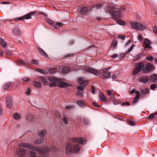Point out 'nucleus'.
I'll use <instances>...</instances> for the list:
<instances>
[{"label":"nucleus","instance_id":"f257e3e1","mask_svg":"<svg viewBox=\"0 0 157 157\" xmlns=\"http://www.w3.org/2000/svg\"><path fill=\"white\" fill-rule=\"evenodd\" d=\"M70 141L65 146V151L68 154L78 152L80 150V146L79 145L75 144L73 142L78 143L81 144H85L86 142V140L81 138H72L71 139Z\"/></svg>","mask_w":157,"mask_h":157},{"label":"nucleus","instance_id":"f03ea898","mask_svg":"<svg viewBox=\"0 0 157 157\" xmlns=\"http://www.w3.org/2000/svg\"><path fill=\"white\" fill-rule=\"evenodd\" d=\"M19 147H25L35 151H36L39 154L43 155L45 153L49 151L50 150L48 147H46L44 149V151L40 148L36 146H33V145L28 143H21L19 144Z\"/></svg>","mask_w":157,"mask_h":157},{"label":"nucleus","instance_id":"7ed1b4c3","mask_svg":"<svg viewBox=\"0 0 157 157\" xmlns=\"http://www.w3.org/2000/svg\"><path fill=\"white\" fill-rule=\"evenodd\" d=\"M48 80L50 82L49 86H57L60 88L66 87L67 86H72V85L69 83L64 82H59V81L55 78L52 77H49Z\"/></svg>","mask_w":157,"mask_h":157},{"label":"nucleus","instance_id":"20e7f679","mask_svg":"<svg viewBox=\"0 0 157 157\" xmlns=\"http://www.w3.org/2000/svg\"><path fill=\"white\" fill-rule=\"evenodd\" d=\"M110 68L111 67L106 68L104 69L100 70L99 71L94 68H89L87 67H85L83 70L86 72H89L91 74H94L96 76H97L100 73L101 71H107L109 70Z\"/></svg>","mask_w":157,"mask_h":157},{"label":"nucleus","instance_id":"39448f33","mask_svg":"<svg viewBox=\"0 0 157 157\" xmlns=\"http://www.w3.org/2000/svg\"><path fill=\"white\" fill-rule=\"evenodd\" d=\"M131 25L132 29L136 30L144 29L146 28V26L141 23L136 22L131 23Z\"/></svg>","mask_w":157,"mask_h":157},{"label":"nucleus","instance_id":"423d86ee","mask_svg":"<svg viewBox=\"0 0 157 157\" xmlns=\"http://www.w3.org/2000/svg\"><path fill=\"white\" fill-rule=\"evenodd\" d=\"M145 63L144 62H140L135 64V68L133 70L132 74L133 75L137 74L140 71L141 68H144Z\"/></svg>","mask_w":157,"mask_h":157},{"label":"nucleus","instance_id":"0eeeda50","mask_svg":"<svg viewBox=\"0 0 157 157\" xmlns=\"http://www.w3.org/2000/svg\"><path fill=\"white\" fill-rule=\"evenodd\" d=\"M115 8L113 6L109 7L108 9V12L111 14L113 17H121V14L120 11H115Z\"/></svg>","mask_w":157,"mask_h":157},{"label":"nucleus","instance_id":"6e6552de","mask_svg":"<svg viewBox=\"0 0 157 157\" xmlns=\"http://www.w3.org/2000/svg\"><path fill=\"white\" fill-rule=\"evenodd\" d=\"M78 81L80 84V86H78V89L81 91L83 90L84 89V86H86L88 85L87 82L83 81V79L82 78H79Z\"/></svg>","mask_w":157,"mask_h":157},{"label":"nucleus","instance_id":"1a4fd4ad","mask_svg":"<svg viewBox=\"0 0 157 157\" xmlns=\"http://www.w3.org/2000/svg\"><path fill=\"white\" fill-rule=\"evenodd\" d=\"M154 69V66L150 63H147L143 70L144 73L148 72Z\"/></svg>","mask_w":157,"mask_h":157},{"label":"nucleus","instance_id":"9d476101","mask_svg":"<svg viewBox=\"0 0 157 157\" xmlns=\"http://www.w3.org/2000/svg\"><path fill=\"white\" fill-rule=\"evenodd\" d=\"M16 153L18 156L21 157L25 155V151L22 148H19L17 151Z\"/></svg>","mask_w":157,"mask_h":157},{"label":"nucleus","instance_id":"9b49d317","mask_svg":"<svg viewBox=\"0 0 157 157\" xmlns=\"http://www.w3.org/2000/svg\"><path fill=\"white\" fill-rule=\"evenodd\" d=\"M101 73V78L103 79L108 78L110 77L111 74L110 72L107 71H102Z\"/></svg>","mask_w":157,"mask_h":157},{"label":"nucleus","instance_id":"f8f14e48","mask_svg":"<svg viewBox=\"0 0 157 157\" xmlns=\"http://www.w3.org/2000/svg\"><path fill=\"white\" fill-rule=\"evenodd\" d=\"M38 51L39 52L40 54L41 55L44 56L45 58H47L48 57V55L45 52L42 48L38 47L37 48Z\"/></svg>","mask_w":157,"mask_h":157},{"label":"nucleus","instance_id":"ddd939ff","mask_svg":"<svg viewBox=\"0 0 157 157\" xmlns=\"http://www.w3.org/2000/svg\"><path fill=\"white\" fill-rule=\"evenodd\" d=\"M102 6V5L101 4H98L95 6H92V8L90 9V10L96 11L98 9H100Z\"/></svg>","mask_w":157,"mask_h":157},{"label":"nucleus","instance_id":"4468645a","mask_svg":"<svg viewBox=\"0 0 157 157\" xmlns=\"http://www.w3.org/2000/svg\"><path fill=\"white\" fill-rule=\"evenodd\" d=\"M77 103L79 106L82 107H84L86 105L85 100H80L77 101Z\"/></svg>","mask_w":157,"mask_h":157},{"label":"nucleus","instance_id":"2eb2a0df","mask_svg":"<svg viewBox=\"0 0 157 157\" xmlns=\"http://www.w3.org/2000/svg\"><path fill=\"white\" fill-rule=\"evenodd\" d=\"M150 80L152 82H157V74H154L151 75L150 77Z\"/></svg>","mask_w":157,"mask_h":157},{"label":"nucleus","instance_id":"dca6fc26","mask_svg":"<svg viewBox=\"0 0 157 157\" xmlns=\"http://www.w3.org/2000/svg\"><path fill=\"white\" fill-rule=\"evenodd\" d=\"M149 79V78L148 77L145 76L140 78L139 81L140 82L145 83L148 81Z\"/></svg>","mask_w":157,"mask_h":157},{"label":"nucleus","instance_id":"f3484780","mask_svg":"<svg viewBox=\"0 0 157 157\" xmlns=\"http://www.w3.org/2000/svg\"><path fill=\"white\" fill-rule=\"evenodd\" d=\"M144 43L146 48H151L150 45L151 43L148 40L145 39L144 40Z\"/></svg>","mask_w":157,"mask_h":157},{"label":"nucleus","instance_id":"a211bd4d","mask_svg":"<svg viewBox=\"0 0 157 157\" xmlns=\"http://www.w3.org/2000/svg\"><path fill=\"white\" fill-rule=\"evenodd\" d=\"M44 141V139L43 138L35 140L34 141L33 143L35 144H39L43 143Z\"/></svg>","mask_w":157,"mask_h":157},{"label":"nucleus","instance_id":"6ab92c4d","mask_svg":"<svg viewBox=\"0 0 157 157\" xmlns=\"http://www.w3.org/2000/svg\"><path fill=\"white\" fill-rule=\"evenodd\" d=\"M40 80L45 85H49L50 83H49L47 79L44 77H41L40 78ZM49 82L50 83V82L49 81Z\"/></svg>","mask_w":157,"mask_h":157},{"label":"nucleus","instance_id":"aec40b11","mask_svg":"<svg viewBox=\"0 0 157 157\" xmlns=\"http://www.w3.org/2000/svg\"><path fill=\"white\" fill-rule=\"evenodd\" d=\"M13 32L15 35H18L21 33V30L18 28H15L13 29Z\"/></svg>","mask_w":157,"mask_h":157},{"label":"nucleus","instance_id":"412c9836","mask_svg":"<svg viewBox=\"0 0 157 157\" xmlns=\"http://www.w3.org/2000/svg\"><path fill=\"white\" fill-rule=\"evenodd\" d=\"M71 70L69 67H64L62 69V72L64 74L67 73Z\"/></svg>","mask_w":157,"mask_h":157},{"label":"nucleus","instance_id":"4be33fe9","mask_svg":"<svg viewBox=\"0 0 157 157\" xmlns=\"http://www.w3.org/2000/svg\"><path fill=\"white\" fill-rule=\"evenodd\" d=\"M88 11V8L85 7H82L80 13L82 14H86Z\"/></svg>","mask_w":157,"mask_h":157},{"label":"nucleus","instance_id":"5701e85b","mask_svg":"<svg viewBox=\"0 0 157 157\" xmlns=\"http://www.w3.org/2000/svg\"><path fill=\"white\" fill-rule=\"evenodd\" d=\"M46 133V130L45 129H44L39 132V135L40 137H44Z\"/></svg>","mask_w":157,"mask_h":157},{"label":"nucleus","instance_id":"b1692460","mask_svg":"<svg viewBox=\"0 0 157 157\" xmlns=\"http://www.w3.org/2000/svg\"><path fill=\"white\" fill-rule=\"evenodd\" d=\"M33 84L35 87L37 88H40L41 86V84L40 82H37L36 81L33 82Z\"/></svg>","mask_w":157,"mask_h":157},{"label":"nucleus","instance_id":"393cba45","mask_svg":"<svg viewBox=\"0 0 157 157\" xmlns=\"http://www.w3.org/2000/svg\"><path fill=\"white\" fill-rule=\"evenodd\" d=\"M14 118L16 120H18L20 119L21 117V115L18 113H15L13 115Z\"/></svg>","mask_w":157,"mask_h":157},{"label":"nucleus","instance_id":"a878e982","mask_svg":"<svg viewBox=\"0 0 157 157\" xmlns=\"http://www.w3.org/2000/svg\"><path fill=\"white\" fill-rule=\"evenodd\" d=\"M0 41L2 47H6L7 46V44L6 43V42L3 39H0Z\"/></svg>","mask_w":157,"mask_h":157},{"label":"nucleus","instance_id":"bb28decb","mask_svg":"<svg viewBox=\"0 0 157 157\" xmlns=\"http://www.w3.org/2000/svg\"><path fill=\"white\" fill-rule=\"evenodd\" d=\"M100 99L103 101H106V98L104 94H101L100 95Z\"/></svg>","mask_w":157,"mask_h":157},{"label":"nucleus","instance_id":"cd10ccee","mask_svg":"<svg viewBox=\"0 0 157 157\" xmlns=\"http://www.w3.org/2000/svg\"><path fill=\"white\" fill-rule=\"evenodd\" d=\"M56 70L57 69L56 68H50L49 70V72L50 73L53 74L56 72Z\"/></svg>","mask_w":157,"mask_h":157},{"label":"nucleus","instance_id":"c85d7f7f","mask_svg":"<svg viewBox=\"0 0 157 157\" xmlns=\"http://www.w3.org/2000/svg\"><path fill=\"white\" fill-rule=\"evenodd\" d=\"M47 21L49 24L53 25L54 27L55 28H56V27L55 26V23L54 22L50 19H47Z\"/></svg>","mask_w":157,"mask_h":157},{"label":"nucleus","instance_id":"c756f323","mask_svg":"<svg viewBox=\"0 0 157 157\" xmlns=\"http://www.w3.org/2000/svg\"><path fill=\"white\" fill-rule=\"evenodd\" d=\"M117 40H115L112 43L111 45V47H113L115 48L117 45Z\"/></svg>","mask_w":157,"mask_h":157},{"label":"nucleus","instance_id":"7c9ffc66","mask_svg":"<svg viewBox=\"0 0 157 157\" xmlns=\"http://www.w3.org/2000/svg\"><path fill=\"white\" fill-rule=\"evenodd\" d=\"M25 19V17H24V16H22V17H19L18 18H16L14 20V21H15L17 22L18 20L23 21Z\"/></svg>","mask_w":157,"mask_h":157},{"label":"nucleus","instance_id":"2f4dec72","mask_svg":"<svg viewBox=\"0 0 157 157\" xmlns=\"http://www.w3.org/2000/svg\"><path fill=\"white\" fill-rule=\"evenodd\" d=\"M117 23L119 25H123L124 24V22L120 19H117L116 20Z\"/></svg>","mask_w":157,"mask_h":157},{"label":"nucleus","instance_id":"473e14b6","mask_svg":"<svg viewBox=\"0 0 157 157\" xmlns=\"http://www.w3.org/2000/svg\"><path fill=\"white\" fill-rule=\"evenodd\" d=\"M149 90L148 89H145L142 92V94H148L149 93Z\"/></svg>","mask_w":157,"mask_h":157},{"label":"nucleus","instance_id":"72a5a7b5","mask_svg":"<svg viewBox=\"0 0 157 157\" xmlns=\"http://www.w3.org/2000/svg\"><path fill=\"white\" fill-rule=\"evenodd\" d=\"M155 117V113H152L150 114L149 116L147 117V119L151 120L153 119Z\"/></svg>","mask_w":157,"mask_h":157},{"label":"nucleus","instance_id":"f704fd0d","mask_svg":"<svg viewBox=\"0 0 157 157\" xmlns=\"http://www.w3.org/2000/svg\"><path fill=\"white\" fill-rule=\"evenodd\" d=\"M146 59L149 61H151L153 59V57L152 56L149 55L147 56L146 58Z\"/></svg>","mask_w":157,"mask_h":157},{"label":"nucleus","instance_id":"c9c22d12","mask_svg":"<svg viewBox=\"0 0 157 157\" xmlns=\"http://www.w3.org/2000/svg\"><path fill=\"white\" fill-rule=\"evenodd\" d=\"M143 36L141 35L140 34L138 35L137 36V39L138 40H139L140 41L142 42L143 40Z\"/></svg>","mask_w":157,"mask_h":157},{"label":"nucleus","instance_id":"e433bc0d","mask_svg":"<svg viewBox=\"0 0 157 157\" xmlns=\"http://www.w3.org/2000/svg\"><path fill=\"white\" fill-rule=\"evenodd\" d=\"M63 122L66 124H68V120L67 118L64 117L63 118Z\"/></svg>","mask_w":157,"mask_h":157},{"label":"nucleus","instance_id":"4c0bfd02","mask_svg":"<svg viewBox=\"0 0 157 157\" xmlns=\"http://www.w3.org/2000/svg\"><path fill=\"white\" fill-rule=\"evenodd\" d=\"M25 17V19H28L31 18V17L30 14L28 13L24 16Z\"/></svg>","mask_w":157,"mask_h":157},{"label":"nucleus","instance_id":"58836bf2","mask_svg":"<svg viewBox=\"0 0 157 157\" xmlns=\"http://www.w3.org/2000/svg\"><path fill=\"white\" fill-rule=\"evenodd\" d=\"M11 101L10 100H7L6 101V106L8 107H10Z\"/></svg>","mask_w":157,"mask_h":157},{"label":"nucleus","instance_id":"ea45409f","mask_svg":"<svg viewBox=\"0 0 157 157\" xmlns=\"http://www.w3.org/2000/svg\"><path fill=\"white\" fill-rule=\"evenodd\" d=\"M39 71L44 74H46L47 72L46 70H40Z\"/></svg>","mask_w":157,"mask_h":157},{"label":"nucleus","instance_id":"a19ab883","mask_svg":"<svg viewBox=\"0 0 157 157\" xmlns=\"http://www.w3.org/2000/svg\"><path fill=\"white\" fill-rule=\"evenodd\" d=\"M56 25L59 27H61L63 25V23L60 22H56Z\"/></svg>","mask_w":157,"mask_h":157},{"label":"nucleus","instance_id":"79ce46f5","mask_svg":"<svg viewBox=\"0 0 157 157\" xmlns=\"http://www.w3.org/2000/svg\"><path fill=\"white\" fill-rule=\"evenodd\" d=\"M82 91H78L77 92V94L78 95H79L80 96H81L82 97L83 96V92Z\"/></svg>","mask_w":157,"mask_h":157},{"label":"nucleus","instance_id":"37998d69","mask_svg":"<svg viewBox=\"0 0 157 157\" xmlns=\"http://www.w3.org/2000/svg\"><path fill=\"white\" fill-rule=\"evenodd\" d=\"M31 92V89L29 88H28L27 89V90L26 92V94L27 95H29L30 94Z\"/></svg>","mask_w":157,"mask_h":157},{"label":"nucleus","instance_id":"c03bdc74","mask_svg":"<svg viewBox=\"0 0 157 157\" xmlns=\"http://www.w3.org/2000/svg\"><path fill=\"white\" fill-rule=\"evenodd\" d=\"M32 63L36 65H37L38 64V62L36 60L33 59L32 60Z\"/></svg>","mask_w":157,"mask_h":157},{"label":"nucleus","instance_id":"a18cd8bd","mask_svg":"<svg viewBox=\"0 0 157 157\" xmlns=\"http://www.w3.org/2000/svg\"><path fill=\"white\" fill-rule=\"evenodd\" d=\"M156 87V85L155 84H152L150 86V88L151 90H154Z\"/></svg>","mask_w":157,"mask_h":157},{"label":"nucleus","instance_id":"49530a36","mask_svg":"<svg viewBox=\"0 0 157 157\" xmlns=\"http://www.w3.org/2000/svg\"><path fill=\"white\" fill-rule=\"evenodd\" d=\"M10 86V83H7L5 85L4 88L5 89H7L8 87H9Z\"/></svg>","mask_w":157,"mask_h":157},{"label":"nucleus","instance_id":"de8ad7c7","mask_svg":"<svg viewBox=\"0 0 157 157\" xmlns=\"http://www.w3.org/2000/svg\"><path fill=\"white\" fill-rule=\"evenodd\" d=\"M125 37V35H119L118 36V37L120 39H121L122 40H124V37Z\"/></svg>","mask_w":157,"mask_h":157},{"label":"nucleus","instance_id":"09e8293b","mask_svg":"<svg viewBox=\"0 0 157 157\" xmlns=\"http://www.w3.org/2000/svg\"><path fill=\"white\" fill-rule=\"evenodd\" d=\"M92 104L95 107H100V106L98 105V103L97 102H93Z\"/></svg>","mask_w":157,"mask_h":157},{"label":"nucleus","instance_id":"8fccbe9b","mask_svg":"<svg viewBox=\"0 0 157 157\" xmlns=\"http://www.w3.org/2000/svg\"><path fill=\"white\" fill-rule=\"evenodd\" d=\"M153 31L154 33H156L157 34V27H153Z\"/></svg>","mask_w":157,"mask_h":157},{"label":"nucleus","instance_id":"3c124183","mask_svg":"<svg viewBox=\"0 0 157 157\" xmlns=\"http://www.w3.org/2000/svg\"><path fill=\"white\" fill-rule=\"evenodd\" d=\"M138 99L135 98L132 101V103L134 104L136 103L138 101Z\"/></svg>","mask_w":157,"mask_h":157},{"label":"nucleus","instance_id":"603ef678","mask_svg":"<svg viewBox=\"0 0 157 157\" xmlns=\"http://www.w3.org/2000/svg\"><path fill=\"white\" fill-rule=\"evenodd\" d=\"M92 92L94 94H95L96 93L95 89L94 87H92Z\"/></svg>","mask_w":157,"mask_h":157},{"label":"nucleus","instance_id":"864d4df0","mask_svg":"<svg viewBox=\"0 0 157 157\" xmlns=\"http://www.w3.org/2000/svg\"><path fill=\"white\" fill-rule=\"evenodd\" d=\"M129 122L131 124V125H133L135 124L134 123V121L132 120H130L129 121Z\"/></svg>","mask_w":157,"mask_h":157},{"label":"nucleus","instance_id":"5fc2aeb1","mask_svg":"<svg viewBox=\"0 0 157 157\" xmlns=\"http://www.w3.org/2000/svg\"><path fill=\"white\" fill-rule=\"evenodd\" d=\"M134 46H135L134 45H132L128 50L129 52H130V51H131L132 49L134 47Z\"/></svg>","mask_w":157,"mask_h":157},{"label":"nucleus","instance_id":"6e6d98bb","mask_svg":"<svg viewBox=\"0 0 157 157\" xmlns=\"http://www.w3.org/2000/svg\"><path fill=\"white\" fill-rule=\"evenodd\" d=\"M22 80L25 81H27L29 80V79L27 77H24L22 78Z\"/></svg>","mask_w":157,"mask_h":157},{"label":"nucleus","instance_id":"4d7b16f0","mask_svg":"<svg viewBox=\"0 0 157 157\" xmlns=\"http://www.w3.org/2000/svg\"><path fill=\"white\" fill-rule=\"evenodd\" d=\"M72 107L71 106H67L66 107V109H70L72 108Z\"/></svg>","mask_w":157,"mask_h":157},{"label":"nucleus","instance_id":"13d9d810","mask_svg":"<svg viewBox=\"0 0 157 157\" xmlns=\"http://www.w3.org/2000/svg\"><path fill=\"white\" fill-rule=\"evenodd\" d=\"M107 94L109 95H111V91L109 90H107Z\"/></svg>","mask_w":157,"mask_h":157},{"label":"nucleus","instance_id":"bf43d9fd","mask_svg":"<svg viewBox=\"0 0 157 157\" xmlns=\"http://www.w3.org/2000/svg\"><path fill=\"white\" fill-rule=\"evenodd\" d=\"M140 94H136L135 98L138 99L140 97Z\"/></svg>","mask_w":157,"mask_h":157},{"label":"nucleus","instance_id":"052dcab7","mask_svg":"<svg viewBox=\"0 0 157 157\" xmlns=\"http://www.w3.org/2000/svg\"><path fill=\"white\" fill-rule=\"evenodd\" d=\"M117 57V54H114L112 56V57L113 58L115 59V58H116Z\"/></svg>","mask_w":157,"mask_h":157},{"label":"nucleus","instance_id":"680f3d73","mask_svg":"<svg viewBox=\"0 0 157 157\" xmlns=\"http://www.w3.org/2000/svg\"><path fill=\"white\" fill-rule=\"evenodd\" d=\"M122 105H128V106H129V103L128 102H126L125 103H122Z\"/></svg>","mask_w":157,"mask_h":157},{"label":"nucleus","instance_id":"e2e57ef3","mask_svg":"<svg viewBox=\"0 0 157 157\" xmlns=\"http://www.w3.org/2000/svg\"><path fill=\"white\" fill-rule=\"evenodd\" d=\"M6 54L7 55H10L12 54L10 52H9V51L7 52H6Z\"/></svg>","mask_w":157,"mask_h":157},{"label":"nucleus","instance_id":"0e129e2a","mask_svg":"<svg viewBox=\"0 0 157 157\" xmlns=\"http://www.w3.org/2000/svg\"><path fill=\"white\" fill-rule=\"evenodd\" d=\"M141 56V54H139L137 55V58H140Z\"/></svg>","mask_w":157,"mask_h":157},{"label":"nucleus","instance_id":"69168bd1","mask_svg":"<svg viewBox=\"0 0 157 157\" xmlns=\"http://www.w3.org/2000/svg\"><path fill=\"white\" fill-rule=\"evenodd\" d=\"M2 110L0 106V115L2 114Z\"/></svg>","mask_w":157,"mask_h":157},{"label":"nucleus","instance_id":"338daca9","mask_svg":"<svg viewBox=\"0 0 157 157\" xmlns=\"http://www.w3.org/2000/svg\"><path fill=\"white\" fill-rule=\"evenodd\" d=\"M135 92V90H133L132 91H131L130 93L131 94H133Z\"/></svg>","mask_w":157,"mask_h":157},{"label":"nucleus","instance_id":"774afa93","mask_svg":"<svg viewBox=\"0 0 157 157\" xmlns=\"http://www.w3.org/2000/svg\"><path fill=\"white\" fill-rule=\"evenodd\" d=\"M29 13L30 14V15L31 16V15H33L35 13V12H33L30 13Z\"/></svg>","mask_w":157,"mask_h":157}]
</instances>
